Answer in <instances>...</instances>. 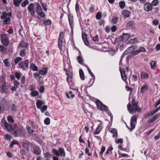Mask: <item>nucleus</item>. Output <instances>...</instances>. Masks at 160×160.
<instances>
[{"label": "nucleus", "instance_id": "47", "mask_svg": "<svg viewBox=\"0 0 160 160\" xmlns=\"http://www.w3.org/2000/svg\"><path fill=\"white\" fill-rule=\"evenodd\" d=\"M44 122L46 125H48L50 123V119L49 118H46L44 120Z\"/></svg>", "mask_w": 160, "mask_h": 160}, {"label": "nucleus", "instance_id": "18", "mask_svg": "<svg viewBox=\"0 0 160 160\" xmlns=\"http://www.w3.org/2000/svg\"><path fill=\"white\" fill-rule=\"evenodd\" d=\"M59 153V155L63 157H65V153L64 151V149L62 148H59L58 149Z\"/></svg>", "mask_w": 160, "mask_h": 160}, {"label": "nucleus", "instance_id": "51", "mask_svg": "<svg viewBox=\"0 0 160 160\" xmlns=\"http://www.w3.org/2000/svg\"><path fill=\"white\" fill-rule=\"evenodd\" d=\"M26 129L30 133H32L34 132V130L31 129V128L28 126H27Z\"/></svg>", "mask_w": 160, "mask_h": 160}, {"label": "nucleus", "instance_id": "56", "mask_svg": "<svg viewBox=\"0 0 160 160\" xmlns=\"http://www.w3.org/2000/svg\"><path fill=\"white\" fill-rule=\"evenodd\" d=\"M26 54V51L25 49H22L21 50V56H24Z\"/></svg>", "mask_w": 160, "mask_h": 160}, {"label": "nucleus", "instance_id": "30", "mask_svg": "<svg viewBox=\"0 0 160 160\" xmlns=\"http://www.w3.org/2000/svg\"><path fill=\"white\" fill-rule=\"evenodd\" d=\"M8 58L5 59L3 60V63L7 67H9L10 66V64L9 62L8 61Z\"/></svg>", "mask_w": 160, "mask_h": 160}, {"label": "nucleus", "instance_id": "40", "mask_svg": "<svg viewBox=\"0 0 160 160\" xmlns=\"http://www.w3.org/2000/svg\"><path fill=\"white\" fill-rule=\"evenodd\" d=\"M13 3L15 6L19 7L20 3V0H13Z\"/></svg>", "mask_w": 160, "mask_h": 160}, {"label": "nucleus", "instance_id": "34", "mask_svg": "<svg viewBox=\"0 0 160 160\" xmlns=\"http://www.w3.org/2000/svg\"><path fill=\"white\" fill-rule=\"evenodd\" d=\"M80 76L81 79L82 80L84 79V76L83 71L82 70L79 71Z\"/></svg>", "mask_w": 160, "mask_h": 160}, {"label": "nucleus", "instance_id": "39", "mask_svg": "<svg viewBox=\"0 0 160 160\" xmlns=\"http://www.w3.org/2000/svg\"><path fill=\"white\" fill-rule=\"evenodd\" d=\"M28 46L27 44L23 41L21 42V47L27 48Z\"/></svg>", "mask_w": 160, "mask_h": 160}, {"label": "nucleus", "instance_id": "5", "mask_svg": "<svg viewBox=\"0 0 160 160\" xmlns=\"http://www.w3.org/2000/svg\"><path fill=\"white\" fill-rule=\"evenodd\" d=\"M64 37V33L63 32H61L60 34L58 39V46L59 49L61 50L62 47V43L63 42V39Z\"/></svg>", "mask_w": 160, "mask_h": 160}, {"label": "nucleus", "instance_id": "31", "mask_svg": "<svg viewBox=\"0 0 160 160\" xmlns=\"http://www.w3.org/2000/svg\"><path fill=\"white\" fill-rule=\"evenodd\" d=\"M29 3L28 0H25L21 4V6L22 7H25L27 5L29 4Z\"/></svg>", "mask_w": 160, "mask_h": 160}, {"label": "nucleus", "instance_id": "55", "mask_svg": "<svg viewBox=\"0 0 160 160\" xmlns=\"http://www.w3.org/2000/svg\"><path fill=\"white\" fill-rule=\"evenodd\" d=\"M128 50L130 52L132 53V52H133L134 51V49H133V48L132 47V46H131L129 48H128Z\"/></svg>", "mask_w": 160, "mask_h": 160}, {"label": "nucleus", "instance_id": "50", "mask_svg": "<svg viewBox=\"0 0 160 160\" xmlns=\"http://www.w3.org/2000/svg\"><path fill=\"white\" fill-rule=\"evenodd\" d=\"M72 76H69L67 78V81L68 82L69 84L70 82H72Z\"/></svg>", "mask_w": 160, "mask_h": 160}, {"label": "nucleus", "instance_id": "32", "mask_svg": "<svg viewBox=\"0 0 160 160\" xmlns=\"http://www.w3.org/2000/svg\"><path fill=\"white\" fill-rule=\"evenodd\" d=\"M102 129L101 126L98 127L95 130V132L94 133V135L98 134L101 131V129Z\"/></svg>", "mask_w": 160, "mask_h": 160}, {"label": "nucleus", "instance_id": "62", "mask_svg": "<svg viewBox=\"0 0 160 160\" xmlns=\"http://www.w3.org/2000/svg\"><path fill=\"white\" fill-rule=\"evenodd\" d=\"M105 150V146H103L101 149V151L100 152V154L102 155L103 153L104 152Z\"/></svg>", "mask_w": 160, "mask_h": 160}, {"label": "nucleus", "instance_id": "36", "mask_svg": "<svg viewBox=\"0 0 160 160\" xmlns=\"http://www.w3.org/2000/svg\"><path fill=\"white\" fill-rule=\"evenodd\" d=\"M7 49V48L3 45H0V52H5Z\"/></svg>", "mask_w": 160, "mask_h": 160}, {"label": "nucleus", "instance_id": "23", "mask_svg": "<svg viewBox=\"0 0 160 160\" xmlns=\"http://www.w3.org/2000/svg\"><path fill=\"white\" fill-rule=\"evenodd\" d=\"M160 109V106L155 110L151 111V112L148 113V116H152L156 113V112H158Z\"/></svg>", "mask_w": 160, "mask_h": 160}, {"label": "nucleus", "instance_id": "49", "mask_svg": "<svg viewBox=\"0 0 160 160\" xmlns=\"http://www.w3.org/2000/svg\"><path fill=\"white\" fill-rule=\"evenodd\" d=\"M159 2L158 0H154L152 2L151 5L152 6H155L157 5L158 4V3Z\"/></svg>", "mask_w": 160, "mask_h": 160}, {"label": "nucleus", "instance_id": "11", "mask_svg": "<svg viewBox=\"0 0 160 160\" xmlns=\"http://www.w3.org/2000/svg\"><path fill=\"white\" fill-rule=\"evenodd\" d=\"M152 8V5L149 2H147L144 6V9L146 12L151 11Z\"/></svg>", "mask_w": 160, "mask_h": 160}, {"label": "nucleus", "instance_id": "38", "mask_svg": "<svg viewBox=\"0 0 160 160\" xmlns=\"http://www.w3.org/2000/svg\"><path fill=\"white\" fill-rule=\"evenodd\" d=\"M129 41L130 43L132 44H134L138 42L137 39V38L130 39Z\"/></svg>", "mask_w": 160, "mask_h": 160}, {"label": "nucleus", "instance_id": "3", "mask_svg": "<svg viewBox=\"0 0 160 160\" xmlns=\"http://www.w3.org/2000/svg\"><path fill=\"white\" fill-rule=\"evenodd\" d=\"M96 103L97 105V108L99 109L102 110H104L107 112L108 111V108L104 104H102L101 102L99 100L97 99L96 101Z\"/></svg>", "mask_w": 160, "mask_h": 160}, {"label": "nucleus", "instance_id": "6", "mask_svg": "<svg viewBox=\"0 0 160 160\" xmlns=\"http://www.w3.org/2000/svg\"><path fill=\"white\" fill-rule=\"evenodd\" d=\"M129 38V36L127 33H123L122 35L116 39L118 41H121L124 40L127 41Z\"/></svg>", "mask_w": 160, "mask_h": 160}, {"label": "nucleus", "instance_id": "25", "mask_svg": "<svg viewBox=\"0 0 160 160\" xmlns=\"http://www.w3.org/2000/svg\"><path fill=\"white\" fill-rule=\"evenodd\" d=\"M38 14V18H44L45 16V13L43 12L42 11L39 12L38 13H37Z\"/></svg>", "mask_w": 160, "mask_h": 160}, {"label": "nucleus", "instance_id": "63", "mask_svg": "<svg viewBox=\"0 0 160 160\" xmlns=\"http://www.w3.org/2000/svg\"><path fill=\"white\" fill-rule=\"evenodd\" d=\"M44 87L43 86H42L39 89V91L40 93H42L44 92Z\"/></svg>", "mask_w": 160, "mask_h": 160}, {"label": "nucleus", "instance_id": "54", "mask_svg": "<svg viewBox=\"0 0 160 160\" xmlns=\"http://www.w3.org/2000/svg\"><path fill=\"white\" fill-rule=\"evenodd\" d=\"M112 149H113V148H112V147H109L108 148V149L107 150V152H106L105 154H108V153H109V152H111V154L112 150Z\"/></svg>", "mask_w": 160, "mask_h": 160}, {"label": "nucleus", "instance_id": "52", "mask_svg": "<svg viewBox=\"0 0 160 160\" xmlns=\"http://www.w3.org/2000/svg\"><path fill=\"white\" fill-rule=\"evenodd\" d=\"M159 22V21L158 20L155 19L153 20L152 23L154 25L157 26Z\"/></svg>", "mask_w": 160, "mask_h": 160}, {"label": "nucleus", "instance_id": "46", "mask_svg": "<svg viewBox=\"0 0 160 160\" xmlns=\"http://www.w3.org/2000/svg\"><path fill=\"white\" fill-rule=\"evenodd\" d=\"M52 152L57 156L59 157V151L55 149H53L52 150Z\"/></svg>", "mask_w": 160, "mask_h": 160}, {"label": "nucleus", "instance_id": "21", "mask_svg": "<svg viewBox=\"0 0 160 160\" xmlns=\"http://www.w3.org/2000/svg\"><path fill=\"white\" fill-rule=\"evenodd\" d=\"M148 89V86L147 84L144 85L141 88L140 91L142 93H143Z\"/></svg>", "mask_w": 160, "mask_h": 160}, {"label": "nucleus", "instance_id": "64", "mask_svg": "<svg viewBox=\"0 0 160 160\" xmlns=\"http://www.w3.org/2000/svg\"><path fill=\"white\" fill-rule=\"evenodd\" d=\"M123 140L122 139H119L117 141H116V142L117 143H120L122 144L123 143Z\"/></svg>", "mask_w": 160, "mask_h": 160}, {"label": "nucleus", "instance_id": "22", "mask_svg": "<svg viewBox=\"0 0 160 160\" xmlns=\"http://www.w3.org/2000/svg\"><path fill=\"white\" fill-rule=\"evenodd\" d=\"M29 145L28 142L27 141H24L22 142V146L24 149H27Z\"/></svg>", "mask_w": 160, "mask_h": 160}, {"label": "nucleus", "instance_id": "7", "mask_svg": "<svg viewBox=\"0 0 160 160\" xmlns=\"http://www.w3.org/2000/svg\"><path fill=\"white\" fill-rule=\"evenodd\" d=\"M2 43L5 46H7L9 44V42L7 36L6 35H3L2 37Z\"/></svg>", "mask_w": 160, "mask_h": 160}, {"label": "nucleus", "instance_id": "8", "mask_svg": "<svg viewBox=\"0 0 160 160\" xmlns=\"http://www.w3.org/2000/svg\"><path fill=\"white\" fill-rule=\"evenodd\" d=\"M29 61L28 60H26L24 62H21V68L23 70L28 68Z\"/></svg>", "mask_w": 160, "mask_h": 160}, {"label": "nucleus", "instance_id": "1", "mask_svg": "<svg viewBox=\"0 0 160 160\" xmlns=\"http://www.w3.org/2000/svg\"><path fill=\"white\" fill-rule=\"evenodd\" d=\"M132 105L130 103H129L127 105L128 110L130 113L134 114L136 112H140L141 111L142 109L138 106V102H136L134 99H132Z\"/></svg>", "mask_w": 160, "mask_h": 160}, {"label": "nucleus", "instance_id": "59", "mask_svg": "<svg viewBox=\"0 0 160 160\" xmlns=\"http://www.w3.org/2000/svg\"><path fill=\"white\" fill-rule=\"evenodd\" d=\"M12 136L9 134H7L5 136V139L8 140H10L12 138Z\"/></svg>", "mask_w": 160, "mask_h": 160}, {"label": "nucleus", "instance_id": "26", "mask_svg": "<svg viewBox=\"0 0 160 160\" xmlns=\"http://www.w3.org/2000/svg\"><path fill=\"white\" fill-rule=\"evenodd\" d=\"M156 62L155 61H151L150 63V64L152 69H155V68H156Z\"/></svg>", "mask_w": 160, "mask_h": 160}, {"label": "nucleus", "instance_id": "10", "mask_svg": "<svg viewBox=\"0 0 160 160\" xmlns=\"http://www.w3.org/2000/svg\"><path fill=\"white\" fill-rule=\"evenodd\" d=\"M12 14L11 12L7 13L5 11L2 12V15L0 17L1 19H3L6 18L8 17H10L12 16Z\"/></svg>", "mask_w": 160, "mask_h": 160}, {"label": "nucleus", "instance_id": "48", "mask_svg": "<svg viewBox=\"0 0 160 160\" xmlns=\"http://www.w3.org/2000/svg\"><path fill=\"white\" fill-rule=\"evenodd\" d=\"M77 58L78 60V62L80 64H81L82 63V62H83V59L81 58V57L80 56H78L77 57Z\"/></svg>", "mask_w": 160, "mask_h": 160}, {"label": "nucleus", "instance_id": "2", "mask_svg": "<svg viewBox=\"0 0 160 160\" xmlns=\"http://www.w3.org/2000/svg\"><path fill=\"white\" fill-rule=\"evenodd\" d=\"M138 116V115H134L132 118L131 120L130 126L131 128L130 129L132 131L134 128L137 122V119Z\"/></svg>", "mask_w": 160, "mask_h": 160}, {"label": "nucleus", "instance_id": "29", "mask_svg": "<svg viewBox=\"0 0 160 160\" xmlns=\"http://www.w3.org/2000/svg\"><path fill=\"white\" fill-rule=\"evenodd\" d=\"M111 132L113 133V134L112 135V137L114 138L115 137H117L118 135L117 134V131L115 129H113L111 131Z\"/></svg>", "mask_w": 160, "mask_h": 160}, {"label": "nucleus", "instance_id": "58", "mask_svg": "<svg viewBox=\"0 0 160 160\" xmlns=\"http://www.w3.org/2000/svg\"><path fill=\"white\" fill-rule=\"evenodd\" d=\"M82 38L83 40L86 39H87V35L85 33H82Z\"/></svg>", "mask_w": 160, "mask_h": 160}, {"label": "nucleus", "instance_id": "14", "mask_svg": "<svg viewBox=\"0 0 160 160\" xmlns=\"http://www.w3.org/2000/svg\"><path fill=\"white\" fill-rule=\"evenodd\" d=\"M4 125L6 129L9 131H11L12 129V126L7 123L6 121L4 123Z\"/></svg>", "mask_w": 160, "mask_h": 160}, {"label": "nucleus", "instance_id": "17", "mask_svg": "<svg viewBox=\"0 0 160 160\" xmlns=\"http://www.w3.org/2000/svg\"><path fill=\"white\" fill-rule=\"evenodd\" d=\"M68 19L70 25L71 27L72 26V22L73 20V16L72 14H69L68 15Z\"/></svg>", "mask_w": 160, "mask_h": 160}, {"label": "nucleus", "instance_id": "28", "mask_svg": "<svg viewBox=\"0 0 160 160\" xmlns=\"http://www.w3.org/2000/svg\"><path fill=\"white\" fill-rule=\"evenodd\" d=\"M36 105L37 108L38 109H40L42 105V101L38 100L36 102Z\"/></svg>", "mask_w": 160, "mask_h": 160}, {"label": "nucleus", "instance_id": "27", "mask_svg": "<svg viewBox=\"0 0 160 160\" xmlns=\"http://www.w3.org/2000/svg\"><path fill=\"white\" fill-rule=\"evenodd\" d=\"M30 67L33 71H37L38 70L37 67L33 63H32L31 64Z\"/></svg>", "mask_w": 160, "mask_h": 160}, {"label": "nucleus", "instance_id": "20", "mask_svg": "<svg viewBox=\"0 0 160 160\" xmlns=\"http://www.w3.org/2000/svg\"><path fill=\"white\" fill-rule=\"evenodd\" d=\"M47 71L48 69L47 68H43L42 70H41L39 71V74L42 75H45L47 73Z\"/></svg>", "mask_w": 160, "mask_h": 160}, {"label": "nucleus", "instance_id": "24", "mask_svg": "<svg viewBox=\"0 0 160 160\" xmlns=\"http://www.w3.org/2000/svg\"><path fill=\"white\" fill-rule=\"evenodd\" d=\"M36 5H37L36 11V12L38 13V12H39L42 11V9L41 7V5H40V4L39 3H36Z\"/></svg>", "mask_w": 160, "mask_h": 160}, {"label": "nucleus", "instance_id": "35", "mask_svg": "<svg viewBox=\"0 0 160 160\" xmlns=\"http://www.w3.org/2000/svg\"><path fill=\"white\" fill-rule=\"evenodd\" d=\"M19 144V143L17 141L14 140V141H12L11 142V144L10 145V148H13V145L14 144Z\"/></svg>", "mask_w": 160, "mask_h": 160}, {"label": "nucleus", "instance_id": "12", "mask_svg": "<svg viewBox=\"0 0 160 160\" xmlns=\"http://www.w3.org/2000/svg\"><path fill=\"white\" fill-rule=\"evenodd\" d=\"M135 23L134 21H130L128 22L127 24V27L131 28L132 29L135 28Z\"/></svg>", "mask_w": 160, "mask_h": 160}, {"label": "nucleus", "instance_id": "33", "mask_svg": "<svg viewBox=\"0 0 160 160\" xmlns=\"http://www.w3.org/2000/svg\"><path fill=\"white\" fill-rule=\"evenodd\" d=\"M125 6V3L124 1H121L119 2V6L121 9H123Z\"/></svg>", "mask_w": 160, "mask_h": 160}, {"label": "nucleus", "instance_id": "53", "mask_svg": "<svg viewBox=\"0 0 160 160\" xmlns=\"http://www.w3.org/2000/svg\"><path fill=\"white\" fill-rule=\"evenodd\" d=\"M44 155L45 157L47 158H48L51 156L50 153L48 152H46Z\"/></svg>", "mask_w": 160, "mask_h": 160}, {"label": "nucleus", "instance_id": "61", "mask_svg": "<svg viewBox=\"0 0 160 160\" xmlns=\"http://www.w3.org/2000/svg\"><path fill=\"white\" fill-rule=\"evenodd\" d=\"M11 109L12 111H15L16 110V108L14 104H13L12 105Z\"/></svg>", "mask_w": 160, "mask_h": 160}, {"label": "nucleus", "instance_id": "19", "mask_svg": "<svg viewBox=\"0 0 160 160\" xmlns=\"http://www.w3.org/2000/svg\"><path fill=\"white\" fill-rule=\"evenodd\" d=\"M160 116V113H158L154 116L152 118H150L149 120L150 122H152L155 121Z\"/></svg>", "mask_w": 160, "mask_h": 160}, {"label": "nucleus", "instance_id": "16", "mask_svg": "<svg viewBox=\"0 0 160 160\" xmlns=\"http://www.w3.org/2000/svg\"><path fill=\"white\" fill-rule=\"evenodd\" d=\"M10 17H8L5 19L3 21V24H9L11 22Z\"/></svg>", "mask_w": 160, "mask_h": 160}, {"label": "nucleus", "instance_id": "37", "mask_svg": "<svg viewBox=\"0 0 160 160\" xmlns=\"http://www.w3.org/2000/svg\"><path fill=\"white\" fill-rule=\"evenodd\" d=\"M130 13L127 10H124L123 12V14L126 18H128L129 17Z\"/></svg>", "mask_w": 160, "mask_h": 160}, {"label": "nucleus", "instance_id": "60", "mask_svg": "<svg viewBox=\"0 0 160 160\" xmlns=\"http://www.w3.org/2000/svg\"><path fill=\"white\" fill-rule=\"evenodd\" d=\"M111 31L112 32H115L117 30V27L116 26L114 25L111 28Z\"/></svg>", "mask_w": 160, "mask_h": 160}, {"label": "nucleus", "instance_id": "15", "mask_svg": "<svg viewBox=\"0 0 160 160\" xmlns=\"http://www.w3.org/2000/svg\"><path fill=\"white\" fill-rule=\"evenodd\" d=\"M41 152V149L38 147H36L33 150V153L37 155H40Z\"/></svg>", "mask_w": 160, "mask_h": 160}, {"label": "nucleus", "instance_id": "57", "mask_svg": "<svg viewBox=\"0 0 160 160\" xmlns=\"http://www.w3.org/2000/svg\"><path fill=\"white\" fill-rule=\"evenodd\" d=\"M51 21L49 19L47 20L46 21L44 22V24L45 25H49L51 24Z\"/></svg>", "mask_w": 160, "mask_h": 160}, {"label": "nucleus", "instance_id": "44", "mask_svg": "<svg viewBox=\"0 0 160 160\" xmlns=\"http://www.w3.org/2000/svg\"><path fill=\"white\" fill-rule=\"evenodd\" d=\"M8 122L10 123H12L14 122V120L12 117L11 116H9L8 118Z\"/></svg>", "mask_w": 160, "mask_h": 160}, {"label": "nucleus", "instance_id": "4", "mask_svg": "<svg viewBox=\"0 0 160 160\" xmlns=\"http://www.w3.org/2000/svg\"><path fill=\"white\" fill-rule=\"evenodd\" d=\"M28 9L32 16L34 17L35 14L34 4L31 3L28 7Z\"/></svg>", "mask_w": 160, "mask_h": 160}, {"label": "nucleus", "instance_id": "9", "mask_svg": "<svg viewBox=\"0 0 160 160\" xmlns=\"http://www.w3.org/2000/svg\"><path fill=\"white\" fill-rule=\"evenodd\" d=\"M0 88H1V91L2 93H8V89L9 87L5 84H2L1 86L0 87Z\"/></svg>", "mask_w": 160, "mask_h": 160}, {"label": "nucleus", "instance_id": "45", "mask_svg": "<svg viewBox=\"0 0 160 160\" xmlns=\"http://www.w3.org/2000/svg\"><path fill=\"white\" fill-rule=\"evenodd\" d=\"M118 20V18L117 17H114L112 19V21L113 24L116 23Z\"/></svg>", "mask_w": 160, "mask_h": 160}, {"label": "nucleus", "instance_id": "13", "mask_svg": "<svg viewBox=\"0 0 160 160\" xmlns=\"http://www.w3.org/2000/svg\"><path fill=\"white\" fill-rule=\"evenodd\" d=\"M119 70L121 74L122 79L123 80L125 81L127 79V77H126V75L125 74V71L123 69H121V68H120Z\"/></svg>", "mask_w": 160, "mask_h": 160}, {"label": "nucleus", "instance_id": "42", "mask_svg": "<svg viewBox=\"0 0 160 160\" xmlns=\"http://www.w3.org/2000/svg\"><path fill=\"white\" fill-rule=\"evenodd\" d=\"M47 105H44L42 107H41L40 109L42 113L44 112L45 111H46L47 109Z\"/></svg>", "mask_w": 160, "mask_h": 160}, {"label": "nucleus", "instance_id": "43", "mask_svg": "<svg viewBox=\"0 0 160 160\" xmlns=\"http://www.w3.org/2000/svg\"><path fill=\"white\" fill-rule=\"evenodd\" d=\"M101 13L100 12H98L97 13L96 15V18L97 19L99 20L101 19Z\"/></svg>", "mask_w": 160, "mask_h": 160}, {"label": "nucleus", "instance_id": "41", "mask_svg": "<svg viewBox=\"0 0 160 160\" xmlns=\"http://www.w3.org/2000/svg\"><path fill=\"white\" fill-rule=\"evenodd\" d=\"M38 92L36 91H32L31 93V95L32 97H35L38 96Z\"/></svg>", "mask_w": 160, "mask_h": 160}]
</instances>
